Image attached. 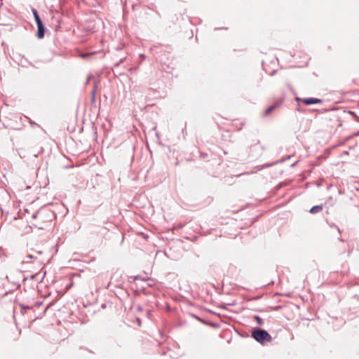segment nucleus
Instances as JSON below:
<instances>
[{
	"mask_svg": "<svg viewBox=\"0 0 359 359\" xmlns=\"http://www.w3.org/2000/svg\"><path fill=\"white\" fill-rule=\"evenodd\" d=\"M252 337L261 344L270 342L272 340L271 336L265 330L257 328L252 332Z\"/></svg>",
	"mask_w": 359,
	"mask_h": 359,
	"instance_id": "1",
	"label": "nucleus"
},
{
	"mask_svg": "<svg viewBox=\"0 0 359 359\" xmlns=\"http://www.w3.org/2000/svg\"><path fill=\"white\" fill-rule=\"evenodd\" d=\"M297 100L302 102L306 105L320 104L323 102V100L316 97L297 98Z\"/></svg>",
	"mask_w": 359,
	"mask_h": 359,
	"instance_id": "2",
	"label": "nucleus"
},
{
	"mask_svg": "<svg viewBox=\"0 0 359 359\" xmlns=\"http://www.w3.org/2000/svg\"><path fill=\"white\" fill-rule=\"evenodd\" d=\"M36 25L38 28L36 36L38 39H42L44 37L45 34V27L42 21H39V22H37Z\"/></svg>",
	"mask_w": 359,
	"mask_h": 359,
	"instance_id": "3",
	"label": "nucleus"
},
{
	"mask_svg": "<svg viewBox=\"0 0 359 359\" xmlns=\"http://www.w3.org/2000/svg\"><path fill=\"white\" fill-rule=\"evenodd\" d=\"M323 208L322 205H315L310 209L309 212L311 214H316L320 212Z\"/></svg>",
	"mask_w": 359,
	"mask_h": 359,
	"instance_id": "4",
	"label": "nucleus"
},
{
	"mask_svg": "<svg viewBox=\"0 0 359 359\" xmlns=\"http://www.w3.org/2000/svg\"><path fill=\"white\" fill-rule=\"evenodd\" d=\"M32 13L34 15L36 23L39 22V21H41L36 9L32 8Z\"/></svg>",
	"mask_w": 359,
	"mask_h": 359,
	"instance_id": "5",
	"label": "nucleus"
},
{
	"mask_svg": "<svg viewBox=\"0 0 359 359\" xmlns=\"http://www.w3.org/2000/svg\"><path fill=\"white\" fill-rule=\"evenodd\" d=\"M276 106L275 105H271L269 107H268L264 112V116H267L269 115L273 110H274L276 109Z\"/></svg>",
	"mask_w": 359,
	"mask_h": 359,
	"instance_id": "6",
	"label": "nucleus"
},
{
	"mask_svg": "<svg viewBox=\"0 0 359 359\" xmlns=\"http://www.w3.org/2000/svg\"><path fill=\"white\" fill-rule=\"evenodd\" d=\"M255 318L257 321V323L259 325H262L264 324V320L258 316H255Z\"/></svg>",
	"mask_w": 359,
	"mask_h": 359,
	"instance_id": "7",
	"label": "nucleus"
},
{
	"mask_svg": "<svg viewBox=\"0 0 359 359\" xmlns=\"http://www.w3.org/2000/svg\"><path fill=\"white\" fill-rule=\"evenodd\" d=\"M348 114H351L355 119V121H357L358 122H359V116H358L355 112L353 111H348Z\"/></svg>",
	"mask_w": 359,
	"mask_h": 359,
	"instance_id": "8",
	"label": "nucleus"
},
{
	"mask_svg": "<svg viewBox=\"0 0 359 359\" xmlns=\"http://www.w3.org/2000/svg\"><path fill=\"white\" fill-rule=\"evenodd\" d=\"M348 114H351L355 119V121H357L358 122H359V116H358L355 112L353 111H348Z\"/></svg>",
	"mask_w": 359,
	"mask_h": 359,
	"instance_id": "9",
	"label": "nucleus"
},
{
	"mask_svg": "<svg viewBox=\"0 0 359 359\" xmlns=\"http://www.w3.org/2000/svg\"><path fill=\"white\" fill-rule=\"evenodd\" d=\"M95 87L91 92V101L95 102Z\"/></svg>",
	"mask_w": 359,
	"mask_h": 359,
	"instance_id": "10",
	"label": "nucleus"
},
{
	"mask_svg": "<svg viewBox=\"0 0 359 359\" xmlns=\"http://www.w3.org/2000/svg\"><path fill=\"white\" fill-rule=\"evenodd\" d=\"M27 258L28 259H38V257L36 255H32V254H29L26 256Z\"/></svg>",
	"mask_w": 359,
	"mask_h": 359,
	"instance_id": "11",
	"label": "nucleus"
},
{
	"mask_svg": "<svg viewBox=\"0 0 359 359\" xmlns=\"http://www.w3.org/2000/svg\"><path fill=\"white\" fill-rule=\"evenodd\" d=\"M20 307L22 309H32V306H25L22 304H20Z\"/></svg>",
	"mask_w": 359,
	"mask_h": 359,
	"instance_id": "12",
	"label": "nucleus"
},
{
	"mask_svg": "<svg viewBox=\"0 0 359 359\" xmlns=\"http://www.w3.org/2000/svg\"><path fill=\"white\" fill-rule=\"evenodd\" d=\"M275 163H271V164H264L262 165L261 168L260 169H264V168H268V167H270L273 165H274Z\"/></svg>",
	"mask_w": 359,
	"mask_h": 359,
	"instance_id": "13",
	"label": "nucleus"
},
{
	"mask_svg": "<svg viewBox=\"0 0 359 359\" xmlns=\"http://www.w3.org/2000/svg\"><path fill=\"white\" fill-rule=\"evenodd\" d=\"M42 149H42V148H41L40 151H39L37 154H34V157H37V156L40 154V153L41 152Z\"/></svg>",
	"mask_w": 359,
	"mask_h": 359,
	"instance_id": "14",
	"label": "nucleus"
},
{
	"mask_svg": "<svg viewBox=\"0 0 359 359\" xmlns=\"http://www.w3.org/2000/svg\"><path fill=\"white\" fill-rule=\"evenodd\" d=\"M36 254L39 255H41L43 254V252L41 250L36 251Z\"/></svg>",
	"mask_w": 359,
	"mask_h": 359,
	"instance_id": "15",
	"label": "nucleus"
},
{
	"mask_svg": "<svg viewBox=\"0 0 359 359\" xmlns=\"http://www.w3.org/2000/svg\"><path fill=\"white\" fill-rule=\"evenodd\" d=\"M297 109L298 111H301V109H300V104H298L297 105Z\"/></svg>",
	"mask_w": 359,
	"mask_h": 359,
	"instance_id": "16",
	"label": "nucleus"
},
{
	"mask_svg": "<svg viewBox=\"0 0 359 359\" xmlns=\"http://www.w3.org/2000/svg\"><path fill=\"white\" fill-rule=\"evenodd\" d=\"M41 304H42V302H37V303L36 304V306H41Z\"/></svg>",
	"mask_w": 359,
	"mask_h": 359,
	"instance_id": "17",
	"label": "nucleus"
},
{
	"mask_svg": "<svg viewBox=\"0 0 359 359\" xmlns=\"http://www.w3.org/2000/svg\"><path fill=\"white\" fill-rule=\"evenodd\" d=\"M27 262H28V260H27V259H24V260L22 261V263H27Z\"/></svg>",
	"mask_w": 359,
	"mask_h": 359,
	"instance_id": "18",
	"label": "nucleus"
},
{
	"mask_svg": "<svg viewBox=\"0 0 359 359\" xmlns=\"http://www.w3.org/2000/svg\"><path fill=\"white\" fill-rule=\"evenodd\" d=\"M36 215L35 214H34V215H32V217H33V218H36Z\"/></svg>",
	"mask_w": 359,
	"mask_h": 359,
	"instance_id": "19",
	"label": "nucleus"
},
{
	"mask_svg": "<svg viewBox=\"0 0 359 359\" xmlns=\"http://www.w3.org/2000/svg\"><path fill=\"white\" fill-rule=\"evenodd\" d=\"M280 308V306H276L274 309L278 310Z\"/></svg>",
	"mask_w": 359,
	"mask_h": 359,
	"instance_id": "20",
	"label": "nucleus"
}]
</instances>
